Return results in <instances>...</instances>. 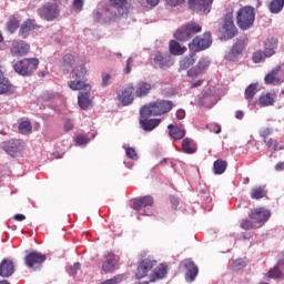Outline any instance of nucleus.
Returning <instances> with one entry per match:
<instances>
[{
    "instance_id": "obj_1",
    "label": "nucleus",
    "mask_w": 284,
    "mask_h": 284,
    "mask_svg": "<svg viewBox=\"0 0 284 284\" xmlns=\"http://www.w3.org/2000/svg\"><path fill=\"white\" fill-rule=\"evenodd\" d=\"M174 108V102L170 100H158L148 105H144L140 110L141 119H148L149 116H161V114H168Z\"/></svg>"
},
{
    "instance_id": "obj_2",
    "label": "nucleus",
    "mask_w": 284,
    "mask_h": 284,
    "mask_svg": "<svg viewBox=\"0 0 284 284\" xmlns=\"http://www.w3.org/2000/svg\"><path fill=\"white\" fill-rule=\"evenodd\" d=\"M13 70L20 77H30L37 67L39 65V59L30 58V59H22L16 62H12Z\"/></svg>"
},
{
    "instance_id": "obj_3",
    "label": "nucleus",
    "mask_w": 284,
    "mask_h": 284,
    "mask_svg": "<svg viewBox=\"0 0 284 284\" xmlns=\"http://www.w3.org/2000/svg\"><path fill=\"white\" fill-rule=\"evenodd\" d=\"M255 18L256 13L254 12V8L244 7L237 11L236 23L241 30H250V28L254 26Z\"/></svg>"
},
{
    "instance_id": "obj_4",
    "label": "nucleus",
    "mask_w": 284,
    "mask_h": 284,
    "mask_svg": "<svg viewBox=\"0 0 284 284\" xmlns=\"http://www.w3.org/2000/svg\"><path fill=\"white\" fill-rule=\"evenodd\" d=\"M94 21H100L101 23H110V21H119L120 17H125V13H121L114 6H106L103 12L94 11L93 12Z\"/></svg>"
},
{
    "instance_id": "obj_5",
    "label": "nucleus",
    "mask_w": 284,
    "mask_h": 284,
    "mask_svg": "<svg viewBox=\"0 0 284 284\" xmlns=\"http://www.w3.org/2000/svg\"><path fill=\"white\" fill-rule=\"evenodd\" d=\"M203 28L196 22H189L174 33L178 41H190L194 34H199Z\"/></svg>"
},
{
    "instance_id": "obj_6",
    "label": "nucleus",
    "mask_w": 284,
    "mask_h": 284,
    "mask_svg": "<svg viewBox=\"0 0 284 284\" xmlns=\"http://www.w3.org/2000/svg\"><path fill=\"white\" fill-rule=\"evenodd\" d=\"M73 81L69 82V88L71 90H83L85 85H90L85 83V74H88V69L85 65L81 64L72 70Z\"/></svg>"
},
{
    "instance_id": "obj_7",
    "label": "nucleus",
    "mask_w": 284,
    "mask_h": 284,
    "mask_svg": "<svg viewBox=\"0 0 284 284\" xmlns=\"http://www.w3.org/2000/svg\"><path fill=\"white\" fill-rule=\"evenodd\" d=\"M38 14L44 21H54L59 19V14H61V10L59 9V4L54 2H47L42 7L38 8Z\"/></svg>"
},
{
    "instance_id": "obj_8",
    "label": "nucleus",
    "mask_w": 284,
    "mask_h": 284,
    "mask_svg": "<svg viewBox=\"0 0 284 284\" xmlns=\"http://www.w3.org/2000/svg\"><path fill=\"white\" fill-rule=\"evenodd\" d=\"M45 255L41 252L33 251L29 252L24 256V265L31 270L32 272H37V270H41V265L45 263Z\"/></svg>"
},
{
    "instance_id": "obj_9",
    "label": "nucleus",
    "mask_w": 284,
    "mask_h": 284,
    "mask_svg": "<svg viewBox=\"0 0 284 284\" xmlns=\"http://www.w3.org/2000/svg\"><path fill=\"white\" fill-rule=\"evenodd\" d=\"M212 45V34L205 32L203 36L195 37L191 43H189L190 50L192 52H201L202 50H207Z\"/></svg>"
},
{
    "instance_id": "obj_10",
    "label": "nucleus",
    "mask_w": 284,
    "mask_h": 284,
    "mask_svg": "<svg viewBox=\"0 0 284 284\" xmlns=\"http://www.w3.org/2000/svg\"><path fill=\"white\" fill-rule=\"evenodd\" d=\"M154 199L150 195H145L133 202L132 209L135 210L140 216H152V210H145V207H152Z\"/></svg>"
},
{
    "instance_id": "obj_11",
    "label": "nucleus",
    "mask_w": 284,
    "mask_h": 284,
    "mask_svg": "<svg viewBox=\"0 0 284 284\" xmlns=\"http://www.w3.org/2000/svg\"><path fill=\"white\" fill-rule=\"evenodd\" d=\"M153 64L154 68L168 70V68L174 65V57L171 53L158 51L153 57Z\"/></svg>"
},
{
    "instance_id": "obj_12",
    "label": "nucleus",
    "mask_w": 284,
    "mask_h": 284,
    "mask_svg": "<svg viewBox=\"0 0 284 284\" xmlns=\"http://www.w3.org/2000/svg\"><path fill=\"white\" fill-rule=\"evenodd\" d=\"M211 63L212 61L210 60V58L207 57L200 58L196 65L187 70V73H186L187 77H190L191 79L201 77V74H203L210 68Z\"/></svg>"
},
{
    "instance_id": "obj_13",
    "label": "nucleus",
    "mask_w": 284,
    "mask_h": 284,
    "mask_svg": "<svg viewBox=\"0 0 284 284\" xmlns=\"http://www.w3.org/2000/svg\"><path fill=\"white\" fill-rule=\"evenodd\" d=\"M284 74V63H281L275 69H273L264 78V83L266 85H278V83H283L281 77Z\"/></svg>"
},
{
    "instance_id": "obj_14",
    "label": "nucleus",
    "mask_w": 284,
    "mask_h": 284,
    "mask_svg": "<svg viewBox=\"0 0 284 284\" xmlns=\"http://www.w3.org/2000/svg\"><path fill=\"white\" fill-rule=\"evenodd\" d=\"M212 0H189V8L199 14H210Z\"/></svg>"
},
{
    "instance_id": "obj_15",
    "label": "nucleus",
    "mask_w": 284,
    "mask_h": 284,
    "mask_svg": "<svg viewBox=\"0 0 284 284\" xmlns=\"http://www.w3.org/2000/svg\"><path fill=\"white\" fill-rule=\"evenodd\" d=\"M155 265H156V261H152L150 258L142 260L138 265L135 278L138 280L145 278V276H148L149 272H152Z\"/></svg>"
},
{
    "instance_id": "obj_16",
    "label": "nucleus",
    "mask_w": 284,
    "mask_h": 284,
    "mask_svg": "<svg viewBox=\"0 0 284 284\" xmlns=\"http://www.w3.org/2000/svg\"><path fill=\"white\" fill-rule=\"evenodd\" d=\"M2 149L9 156H17L23 150V142L21 140H9L2 143Z\"/></svg>"
},
{
    "instance_id": "obj_17",
    "label": "nucleus",
    "mask_w": 284,
    "mask_h": 284,
    "mask_svg": "<svg viewBox=\"0 0 284 284\" xmlns=\"http://www.w3.org/2000/svg\"><path fill=\"white\" fill-rule=\"evenodd\" d=\"M133 92L134 87H132V84H128L118 91V99L122 105H130L132 101H134V94H132Z\"/></svg>"
},
{
    "instance_id": "obj_18",
    "label": "nucleus",
    "mask_w": 284,
    "mask_h": 284,
    "mask_svg": "<svg viewBox=\"0 0 284 284\" xmlns=\"http://www.w3.org/2000/svg\"><path fill=\"white\" fill-rule=\"evenodd\" d=\"M91 90H92V87L85 85L79 92L78 103H79L81 110H88V108H90V105H92V100H90V91Z\"/></svg>"
},
{
    "instance_id": "obj_19",
    "label": "nucleus",
    "mask_w": 284,
    "mask_h": 284,
    "mask_svg": "<svg viewBox=\"0 0 284 284\" xmlns=\"http://www.w3.org/2000/svg\"><path fill=\"white\" fill-rule=\"evenodd\" d=\"M245 42L243 40H237L236 43L230 50V52L225 54V59L227 61H239V59H241V54H243Z\"/></svg>"
},
{
    "instance_id": "obj_20",
    "label": "nucleus",
    "mask_w": 284,
    "mask_h": 284,
    "mask_svg": "<svg viewBox=\"0 0 284 284\" xmlns=\"http://www.w3.org/2000/svg\"><path fill=\"white\" fill-rule=\"evenodd\" d=\"M223 30L226 39H234V37H236V26H234L232 13L225 14Z\"/></svg>"
},
{
    "instance_id": "obj_21",
    "label": "nucleus",
    "mask_w": 284,
    "mask_h": 284,
    "mask_svg": "<svg viewBox=\"0 0 284 284\" xmlns=\"http://www.w3.org/2000/svg\"><path fill=\"white\" fill-rule=\"evenodd\" d=\"M184 267L186 270V283H193V281H196V276H199V266H196V264H194L192 260H185Z\"/></svg>"
},
{
    "instance_id": "obj_22",
    "label": "nucleus",
    "mask_w": 284,
    "mask_h": 284,
    "mask_svg": "<svg viewBox=\"0 0 284 284\" xmlns=\"http://www.w3.org/2000/svg\"><path fill=\"white\" fill-rule=\"evenodd\" d=\"M248 216H250V219H253L257 223H265V222H267V219H270L271 213H270V210H267L265 207H260V209H255V210L251 211Z\"/></svg>"
},
{
    "instance_id": "obj_23",
    "label": "nucleus",
    "mask_w": 284,
    "mask_h": 284,
    "mask_svg": "<svg viewBox=\"0 0 284 284\" xmlns=\"http://www.w3.org/2000/svg\"><path fill=\"white\" fill-rule=\"evenodd\" d=\"M12 274H14V262L8 258L2 260L0 263V276L9 278Z\"/></svg>"
},
{
    "instance_id": "obj_24",
    "label": "nucleus",
    "mask_w": 284,
    "mask_h": 284,
    "mask_svg": "<svg viewBox=\"0 0 284 284\" xmlns=\"http://www.w3.org/2000/svg\"><path fill=\"white\" fill-rule=\"evenodd\" d=\"M276 48H278V39L267 38L264 41V53L266 57H274L276 54Z\"/></svg>"
},
{
    "instance_id": "obj_25",
    "label": "nucleus",
    "mask_w": 284,
    "mask_h": 284,
    "mask_svg": "<svg viewBox=\"0 0 284 284\" xmlns=\"http://www.w3.org/2000/svg\"><path fill=\"white\" fill-rule=\"evenodd\" d=\"M168 130H169V135L174 141H181V139L185 138V129H183L182 126L169 124Z\"/></svg>"
},
{
    "instance_id": "obj_26",
    "label": "nucleus",
    "mask_w": 284,
    "mask_h": 284,
    "mask_svg": "<svg viewBox=\"0 0 284 284\" xmlns=\"http://www.w3.org/2000/svg\"><path fill=\"white\" fill-rule=\"evenodd\" d=\"M160 123L161 119H140V128H142L144 132H152Z\"/></svg>"
},
{
    "instance_id": "obj_27",
    "label": "nucleus",
    "mask_w": 284,
    "mask_h": 284,
    "mask_svg": "<svg viewBox=\"0 0 284 284\" xmlns=\"http://www.w3.org/2000/svg\"><path fill=\"white\" fill-rule=\"evenodd\" d=\"M152 92V83L140 81L135 87V97H148Z\"/></svg>"
},
{
    "instance_id": "obj_28",
    "label": "nucleus",
    "mask_w": 284,
    "mask_h": 284,
    "mask_svg": "<svg viewBox=\"0 0 284 284\" xmlns=\"http://www.w3.org/2000/svg\"><path fill=\"white\" fill-rule=\"evenodd\" d=\"M37 28V23L34 20H27L24 23L21 24L19 30V37L21 39H26L29 37L30 32Z\"/></svg>"
},
{
    "instance_id": "obj_29",
    "label": "nucleus",
    "mask_w": 284,
    "mask_h": 284,
    "mask_svg": "<svg viewBox=\"0 0 284 284\" xmlns=\"http://www.w3.org/2000/svg\"><path fill=\"white\" fill-rule=\"evenodd\" d=\"M194 63H196V53H191L184 57L182 60H180L179 72H181V70H189V68H192Z\"/></svg>"
},
{
    "instance_id": "obj_30",
    "label": "nucleus",
    "mask_w": 284,
    "mask_h": 284,
    "mask_svg": "<svg viewBox=\"0 0 284 284\" xmlns=\"http://www.w3.org/2000/svg\"><path fill=\"white\" fill-rule=\"evenodd\" d=\"M12 48L16 54H28L30 44L26 43L23 40H14L12 42Z\"/></svg>"
},
{
    "instance_id": "obj_31",
    "label": "nucleus",
    "mask_w": 284,
    "mask_h": 284,
    "mask_svg": "<svg viewBox=\"0 0 284 284\" xmlns=\"http://www.w3.org/2000/svg\"><path fill=\"white\" fill-rule=\"evenodd\" d=\"M182 150L184 154H195L196 153V142L190 138H185L182 141Z\"/></svg>"
},
{
    "instance_id": "obj_32",
    "label": "nucleus",
    "mask_w": 284,
    "mask_h": 284,
    "mask_svg": "<svg viewBox=\"0 0 284 284\" xmlns=\"http://www.w3.org/2000/svg\"><path fill=\"white\" fill-rule=\"evenodd\" d=\"M118 263H119V260H116V256L114 255L108 256L102 265L103 272H106V273L114 272V270H116Z\"/></svg>"
},
{
    "instance_id": "obj_33",
    "label": "nucleus",
    "mask_w": 284,
    "mask_h": 284,
    "mask_svg": "<svg viewBox=\"0 0 284 284\" xmlns=\"http://www.w3.org/2000/svg\"><path fill=\"white\" fill-rule=\"evenodd\" d=\"M165 274H168V270L165 268V265L161 264L160 267L155 268L152 275H150L149 281L150 283L161 281V278H165Z\"/></svg>"
},
{
    "instance_id": "obj_34",
    "label": "nucleus",
    "mask_w": 284,
    "mask_h": 284,
    "mask_svg": "<svg viewBox=\"0 0 284 284\" xmlns=\"http://www.w3.org/2000/svg\"><path fill=\"white\" fill-rule=\"evenodd\" d=\"M74 64V55L68 53L62 58L61 70L64 74H68L70 70H72V65Z\"/></svg>"
},
{
    "instance_id": "obj_35",
    "label": "nucleus",
    "mask_w": 284,
    "mask_h": 284,
    "mask_svg": "<svg viewBox=\"0 0 284 284\" xmlns=\"http://www.w3.org/2000/svg\"><path fill=\"white\" fill-rule=\"evenodd\" d=\"M261 90V85L258 83H252L250 84L244 92V97L248 103L256 97V93Z\"/></svg>"
},
{
    "instance_id": "obj_36",
    "label": "nucleus",
    "mask_w": 284,
    "mask_h": 284,
    "mask_svg": "<svg viewBox=\"0 0 284 284\" xmlns=\"http://www.w3.org/2000/svg\"><path fill=\"white\" fill-rule=\"evenodd\" d=\"M169 50L171 54L179 57L187 49L185 47H181V43L176 42V40H171L169 43Z\"/></svg>"
},
{
    "instance_id": "obj_37",
    "label": "nucleus",
    "mask_w": 284,
    "mask_h": 284,
    "mask_svg": "<svg viewBox=\"0 0 284 284\" xmlns=\"http://www.w3.org/2000/svg\"><path fill=\"white\" fill-rule=\"evenodd\" d=\"M274 103H275L274 94H272V93H263L258 98V104L262 108H270V106L274 105Z\"/></svg>"
},
{
    "instance_id": "obj_38",
    "label": "nucleus",
    "mask_w": 284,
    "mask_h": 284,
    "mask_svg": "<svg viewBox=\"0 0 284 284\" xmlns=\"http://www.w3.org/2000/svg\"><path fill=\"white\" fill-rule=\"evenodd\" d=\"M225 170H227V161L219 159L213 163L214 174H223Z\"/></svg>"
},
{
    "instance_id": "obj_39",
    "label": "nucleus",
    "mask_w": 284,
    "mask_h": 284,
    "mask_svg": "<svg viewBox=\"0 0 284 284\" xmlns=\"http://www.w3.org/2000/svg\"><path fill=\"white\" fill-rule=\"evenodd\" d=\"M110 6L120 10V14H128V0H110Z\"/></svg>"
},
{
    "instance_id": "obj_40",
    "label": "nucleus",
    "mask_w": 284,
    "mask_h": 284,
    "mask_svg": "<svg viewBox=\"0 0 284 284\" xmlns=\"http://www.w3.org/2000/svg\"><path fill=\"white\" fill-rule=\"evenodd\" d=\"M284 0H272L268 4V10L272 14H278L283 10Z\"/></svg>"
},
{
    "instance_id": "obj_41",
    "label": "nucleus",
    "mask_w": 284,
    "mask_h": 284,
    "mask_svg": "<svg viewBox=\"0 0 284 284\" xmlns=\"http://www.w3.org/2000/svg\"><path fill=\"white\" fill-rule=\"evenodd\" d=\"M265 194H266L265 189L258 186V187L252 189L251 199H255L256 201H258V199H264Z\"/></svg>"
},
{
    "instance_id": "obj_42",
    "label": "nucleus",
    "mask_w": 284,
    "mask_h": 284,
    "mask_svg": "<svg viewBox=\"0 0 284 284\" xmlns=\"http://www.w3.org/2000/svg\"><path fill=\"white\" fill-rule=\"evenodd\" d=\"M20 134H28V132H32V124L29 121H23L19 124Z\"/></svg>"
},
{
    "instance_id": "obj_43",
    "label": "nucleus",
    "mask_w": 284,
    "mask_h": 284,
    "mask_svg": "<svg viewBox=\"0 0 284 284\" xmlns=\"http://www.w3.org/2000/svg\"><path fill=\"white\" fill-rule=\"evenodd\" d=\"M253 63H261V61H264L265 59H270L264 51H256L253 53Z\"/></svg>"
},
{
    "instance_id": "obj_44",
    "label": "nucleus",
    "mask_w": 284,
    "mask_h": 284,
    "mask_svg": "<svg viewBox=\"0 0 284 284\" xmlns=\"http://www.w3.org/2000/svg\"><path fill=\"white\" fill-rule=\"evenodd\" d=\"M267 276L268 278H281V276H283V272H281L278 266H275L268 271Z\"/></svg>"
},
{
    "instance_id": "obj_45",
    "label": "nucleus",
    "mask_w": 284,
    "mask_h": 284,
    "mask_svg": "<svg viewBox=\"0 0 284 284\" xmlns=\"http://www.w3.org/2000/svg\"><path fill=\"white\" fill-rule=\"evenodd\" d=\"M79 270H81V263L75 262L73 264V266H70L69 268H67L68 274H70V276H75L77 272H79Z\"/></svg>"
},
{
    "instance_id": "obj_46",
    "label": "nucleus",
    "mask_w": 284,
    "mask_h": 284,
    "mask_svg": "<svg viewBox=\"0 0 284 284\" xmlns=\"http://www.w3.org/2000/svg\"><path fill=\"white\" fill-rule=\"evenodd\" d=\"M125 154L129 159H132L133 161H136L139 159V155L136 154V150H134V148H126Z\"/></svg>"
},
{
    "instance_id": "obj_47",
    "label": "nucleus",
    "mask_w": 284,
    "mask_h": 284,
    "mask_svg": "<svg viewBox=\"0 0 284 284\" xmlns=\"http://www.w3.org/2000/svg\"><path fill=\"white\" fill-rule=\"evenodd\" d=\"M88 143H90V139L85 135H78L75 138L77 145H88Z\"/></svg>"
},
{
    "instance_id": "obj_48",
    "label": "nucleus",
    "mask_w": 284,
    "mask_h": 284,
    "mask_svg": "<svg viewBox=\"0 0 284 284\" xmlns=\"http://www.w3.org/2000/svg\"><path fill=\"white\" fill-rule=\"evenodd\" d=\"M10 90V82L8 80H0V94H6Z\"/></svg>"
},
{
    "instance_id": "obj_49",
    "label": "nucleus",
    "mask_w": 284,
    "mask_h": 284,
    "mask_svg": "<svg viewBox=\"0 0 284 284\" xmlns=\"http://www.w3.org/2000/svg\"><path fill=\"white\" fill-rule=\"evenodd\" d=\"M243 267H245V261H243V258H239V260H235L233 262V270H243Z\"/></svg>"
},
{
    "instance_id": "obj_50",
    "label": "nucleus",
    "mask_w": 284,
    "mask_h": 284,
    "mask_svg": "<svg viewBox=\"0 0 284 284\" xmlns=\"http://www.w3.org/2000/svg\"><path fill=\"white\" fill-rule=\"evenodd\" d=\"M133 63H134V59L132 57H130L126 60V64H125V68H124V74H130V72H132V64Z\"/></svg>"
},
{
    "instance_id": "obj_51",
    "label": "nucleus",
    "mask_w": 284,
    "mask_h": 284,
    "mask_svg": "<svg viewBox=\"0 0 284 284\" xmlns=\"http://www.w3.org/2000/svg\"><path fill=\"white\" fill-rule=\"evenodd\" d=\"M242 230H254V222L244 220L241 224Z\"/></svg>"
},
{
    "instance_id": "obj_52",
    "label": "nucleus",
    "mask_w": 284,
    "mask_h": 284,
    "mask_svg": "<svg viewBox=\"0 0 284 284\" xmlns=\"http://www.w3.org/2000/svg\"><path fill=\"white\" fill-rule=\"evenodd\" d=\"M19 28V21L17 20H11L9 23H8V30L9 32H14L17 29Z\"/></svg>"
},
{
    "instance_id": "obj_53",
    "label": "nucleus",
    "mask_w": 284,
    "mask_h": 284,
    "mask_svg": "<svg viewBox=\"0 0 284 284\" xmlns=\"http://www.w3.org/2000/svg\"><path fill=\"white\" fill-rule=\"evenodd\" d=\"M111 79H112V75L108 73L102 74V88H108V85H110Z\"/></svg>"
},
{
    "instance_id": "obj_54",
    "label": "nucleus",
    "mask_w": 284,
    "mask_h": 284,
    "mask_svg": "<svg viewBox=\"0 0 284 284\" xmlns=\"http://www.w3.org/2000/svg\"><path fill=\"white\" fill-rule=\"evenodd\" d=\"M83 0H73V8L74 10H77L78 12H81V10H83Z\"/></svg>"
},
{
    "instance_id": "obj_55",
    "label": "nucleus",
    "mask_w": 284,
    "mask_h": 284,
    "mask_svg": "<svg viewBox=\"0 0 284 284\" xmlns=\"http://www.w3.org/2000/svg\"><path fill=\"white\" fill-rule=\"evenodd\" d=\"M185 0H166L168 6H171L172 8H176V6H181V3H184Z\"/></svg>"
},
{
    "instance_id": "obj_56",
    "label": "nucleus",
    "mask_w": 284,
    "mask_h": 284,
    "mask_svg": "<svg viewBox=\"0 0 284 284\" xmlns=\"http://www.w3.org/2000/svg\"><path fill=\"white\" fill-rule=\"evenodd\" d=\"M170 202H171V205H172L173 210H176V207H179V197H176L174 195H171L170 196Z\"/></svg>"
},
{
    "instance_id": "obj_57",
    "label": "nucleus",
    "mask_w": 284,
    "mask_h": 284,
    "mask_svg": "<svg viewBox=\"0 0 284 284\" xmlns=\"http://www.w3.org/2000/svg\"><path fill=\"white\" fill-rule=\"evenodd\" d=\"M261 136H263V139H267V136H270V134H272V129L266 128L264 130L261 131Z\"/></svg>"
},
{
    "instance_id": "obj_58",
    "label": "nucleus",
    "mask_w": 284,
    "mask_h": 284,
    "mask_svg": "<svg viewBox=\"0 0 284 284\" xmlns=\"http://www.w3.org/2000/svg\"><path fill=\"white\" fill-rule=\"evenodd\" d=\"M176 119H179L180 121H182V119H185V110L179 109L176 111Z\"/></svg>"
},
{
    "instance_id": "obj_59",
    "label": "nucleus",
    "mask_w": 284,
    "mask_h": 284,
    "mask_svg": "<svg viewBox=\"0 0 284 284\" xmlns=\"http://www.w3.org/2000/svg\"><path fill=\"white\" fill-rule=\"evenodd\" d=\"M278 150H284V144H281L277 141H275L274 146H273V151L278 152Z\"/></svg>"
},
{
    "instance_id": "obj_60",
    "label": "nucleus",
    "mask_w": 284,
    "mask_h": 284,
    "mask_svg": "<svg viewBox=\"0 0 284 284\" xmlns=\"http://www.w3.org/2000/svg\"><path fill=\"white\" fill-rule=\"evenodd\" d=\"M72 128H74V124H72V122H70V121L65 122L64 130L67 132H70V130H72Z\"/></svg>"
},
{
    "instance_id": "obj_61",
    "label": "nucleus",
    "mask_w": 284,
    "mask_h": 284,
    "mask_svg": "<svg viewBox=\"0 0 284 284\" xmlns=\"http://www.w3.org/2000/svg\"><path fill=\"white\" fill-rule=\"evenodd\" d=\"M203 85V80H197L191 83V88H201Z\"/></svg>"
},
{
    "instance_id": "obj_62",
    "label": "nucleus",
    "mask_w": 284,
    "mask_h": 284,
    "mask_svg": "<svg viewBox=\"0 0 284 284\" xmlns=\"http://www.w3.org/2000/svg\"><path fill=\"white\" fill-rule=\"evenodd\" d=\"M160 0H146V3L151 6L152 8L159 6Z\"/></svg>"
},
{
    "instance_id": "obj_63",
    "label": "nucleus",
    "mask_w": 284,
    "mask_h": 284,
    "mask_svg": "<svg viewBox=\"0 0 284 284\" xmlns=\"http://www.w3.org/2000/svg\"><path fill=\"white\" fill-rule=\"evenodd\" d=\"M14 221H19V222L26 221V215H23V214H16L14 215Z\"/></svg>"
},
{
    "instance_id": "obj_64",
    "label": "nucleus",
    "mask_w": 284,
    "mask_h": 284,
    "mask_svg": "<svg viewBox=\"0 0 284 284\" xmlns=\"http://www.w3.org/2000/svg\"><path fill=\"white\" fill-rule=\"evenodd\" d=\"M276 172H281V170H284V162H280L275 165Z\"/></svg>"
}]
</instances>
